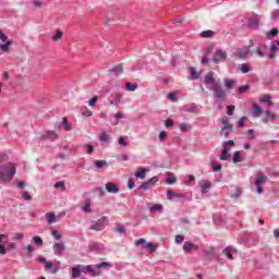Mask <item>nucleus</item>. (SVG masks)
<instances>
[{
	"label": "nucleus",
	"mask_w": 279,
	"mask_h": 279,
	"mask_svg": "<svg viewBox=\"0 0 279 279\" xmlns=\"http://www.w3.org/2000/svg\"><path fill=\"white\" fill-rule=\"evenodd\" d=\"M82 210H83L84 213H93V209L90 208V203H86V204L83 206Z\"/></svg>",
	"instance_id": "62"
},
{
	"label": "nucleus",
	"mask_w": 279,
	"mask_h": 279,
	"mask_svg": "<svg viewBox=\"0 0 279 279\" xmlns=\"http://www.w3.org/2000/svg\"><path fill=\"white\" fill-rule=\"evenodd\" d=\"M125 90H128L129 93H134V90H136V88H138L137 84H132L130 82H126L124 85Z\"/></svg>",
	"instance_id": "38"
},
{
	"label": "nucleus",
	"mask_w": 279,
	"mask_h": 279,
	"mask_svg": "<svg viewBox=\"0 0 279 279\" xmlns=\"http://www.w3.org/2000/svg\"><path fill=\"white\" fill-rule=\"evenodd\" d=\"M197 250H199V246L195 245L191 241H186L183 244V251L186 252V253H189V252H197Z\"/></svg>",
	"instance_id": "18"
},
{
	"label": "nucleus",
	"mask_w": 279,
	"mask_h": 279,
	"mask_svg": "<svg viewBox=\"0 0 279 279\" xmlns=\"http://www.w3.org/2000/svg\"><path fill=\"white\" fill-rule=\"evenodd\" d=\"M204 84H205V86H211V90L214 92V97L216 99L218 110H221V108L226 101V90L215 80V72H208L205 75Z\"/></svg>",
	"instance_id": "1"
},
{
	"label": "nucleus",
	"mask_w": 279,
	"mask_h": 279,
	"mask_svg": "<svg viewBox=\"0 0 279 279\" xmlns=\"http://www.w3.org/2000/svg\"><path fill=\"white\" fill-rule=\"evenodd\" d=\"M232 147L228 146V144H223L222 143V151L220 155V160H229L230 158V151H231Z\"/></svg>",
	"instance_id": "16"
},
{
	"label": "nucleus",
	"mask_w": 279,
	"mask_h": 279,
	"mask_svg": "<svg viewBox=\"0 0 279 279\" xmlns=\"http://www.w3.org/2000/svg\"><path fill=\"white\" fill-rule=\"evenodd\" d=\"M232 160L234 165H239V162H243V157L241 156V151L236 150L233 153Z\"/></svg>",
	"instance_id": "35"
},
{
	"label": "nucleus",
	"mask_w": 279,
	"mask_h": 279,
	"mask_svg": "<svg viewBox=\"0 0 279 279\" xmlns=\"http://www.w3.org/2000/svg\"><path fill=\"white\" fill-rule=\"evenodd\" d=\"M266 117L263 119V123H268L269 121H276L278 119V116L274 113L272 111H265Z\"/></svg>",
	"instance_id": "25"
},
{
	"label": "nucleus",
	"mask_w": 279,
	"mask_h": 279,
	"mask_svg": "<svg viewBox=\"0 0 279 279\" xmlns=\"http://www.w3.org/2000/svg\"><path fill=\"white\" fill-rule=\"evenodd\" d=\"M38 263H41L44 265L46 271L49 274H58L60 271V262L57 260L56 263L47 260V258L43 256L37 257Z\"/></svg>",
	"instance_id": "3"
},
{
	"label": "nucleus",
	"mask_w": 279,
	"mask_h": 279,
	"mask_svg": "<svg viewBox=\"0 0 279 279\" xmlns=\"http://www.w3.org/2000/svg\"><path fill=\"white\" fill-rule=\"evenodd\" d=\"M41 141H51V143L58 141L59 135L56 131H46L40 136Z\"/></svg>",
	"instance_id": "10"
},
{
	"label": "nucleus",
	"mask_w": 279,
	"mask_h": 279,
	"mask_svg": "<svg viewBox=\"0 0 279 279\" xmlns=\"http://www.w3.org/2000/svg\"><path fill=\"white\" fill-rule=\"evenodd\" d=\"M22 196H23V199H25L26 202H32V195H29V192L24 191Z\"/></svg>",
	"instance_id": "61"
},
{
	"label": "nucleus",
	"mask_w": 279,
	"mask_h": 279,
	"mask_svg": "<svg viewBox=\"0 0 279 279\" xmlns=\"http://www.w3.org/2000/svg\"><path fill=\"white\" fill-rule=\"evenodd\" d=\"M109 73L116 76L121 75L123 73V64L114 65L109 70Z\"/></svg>",
	"instance_id": "28"
},
{
	"label": "nucleus",
	"mask_w": 279,
	"mask_h": 279,
	"mask_svg": "<svg viewBox=\"0 0 279 279\" xmlns=\"http://www.w3.org/2000/svg\"><path fill=\"white\" fill-rule=\"evenodd\" d=\"M54 128L56 130H64L65 132H71V130H73V125L69 123V119L66 117L62 118L61 123Z\"/></svg>",
	"instance_id": "13"
},
{
	"label": "nucleus",
	"mask_w": 279,
	"mask_h": 279,
	"mask_svg": "<svg viewBox=\"0 0 279 279\" xmlns=\"http://www.w3.org/2000/svg\"><path fill=\"white\" fill-rule=\"evenodd\" d=\"M279 39L272 40L270 43V53L267 54L268 60H274L276 58V53L279 51Z\"/></svg>",
	"instance_id": "11"
},
{
	"label": "nucleus",
	"mask_w": 279,
	"mask_h": 279,
	"mask_svg": "<svg viewBox=\"0 0 279 279\" xmlns=\"http://www.w3.org/2000/svg\"><path fill=\"white\" fill-rule=\"evenodd\" d=\"M46 219L48 223H56L57 221L56 214H52V213L46 214Z\"/></svg>",
	"instance_id": "45"
},
{
	"label": "nucleus",
	"mask_w": 279,
	"mask_h": 279,
	"mask_svg": "<svg viewBox=\"0 0 279 279\" xmlns=\"http://www.w3.org/2000/svg\"><path fill=\"white\" fill-rule=\"evenodd\" d=\"M240 71L243 74L250 73V71H252V69L250 68V65L243 63L240 65Z\"/></svg>",
	"instance_id": "48"
},
{
	"label": "nucleus",
	"mask_w": 279,
	"mask_h": 279,
	"mask_svg": "<svg viewBox=\"0 0 279 279\" xmlns=\"http://www.w3.org/2000/svg\"><path fill=\"white\" fill-rule=\"evenodd\" d=\"M145 173H147V170H145V168H138L135 172V178L137 180H145Z\"/></svg>",
	"instance_id": "34"
},
{
	"label": "nucleus",
	"mask_w": 279,
	"mask_h": 279,
	"mask_svg": "<svg viewBox=\"0 0 279 279\" xmlns=\"http://www.w3.org/2000/svg\"><path fill=\"white\" fill-rule=\"evenodd\" d=\"M88 105L90 108H95V106H97V96H94L92 99H89Z\"/></svg>",
	"instance_id": "63"
},
{
	"label": "nucleus",
	"mask_w": 279,
	"mask_h": 279,
	"mask_svg": "<svg viewBox=\"0 0 279 279\" xmlns=\"http://www.w3.org/2000/svg\"><path fill=\"white\" fill-rule=\"evenodd\" d=\"M168 99H170V101H178V93L171 92L170 94H168Z\"/></svg>",
	"instance_id": "51"
},
{
	"label": "nucleus",
	"mask_w": 279,
	"mask_h": 279,
	"mask_svg": "<svg viewBox=\"0 0 279 279\" xmlns=\"http://www.w3.org/2000/svg\"><path fill=\"white\" fill-rule=\"evenodd\" d=\"M267 175L264 173H257L256 179H255V186H256V192L258 195H262L263 193V184L267 182Z\"/></svg>",
	"instance_id": "7"
},
{
	"label": "nucleus",
	"mask_w": 279,
	"mask_h": 279,
	"mask_svg": "<svg viewBox=\"0 0 279 279\" xmlns=\"http://www.w3.org/2000/svg\"><path fill=\"white\" fill-rule=\"evenodd\" d=\"M63 33L58 31L53 36H52V40H60V38H62Z\"/></svg>",
	"instance_id": "64"
},
{
	"label": "nucleus",
	"mask_w": 279,
	"mask_h": 279,
	"mask_svg": "<svg viewBox=\"0 0 279 279\" xmlns=\"http://www.w3.org/2000/svg\"><path fill=\"white\" fill-rule=\"evenodd\" d=\"M160 179L158 177H153L150 178L148 181L143 182L140 185V191H149V189H153V186H156V183L159 181Z\"/></svg>",
	"instance_id": "9"
},
{
	"label": "nucleus",
	"mask_w": 279,
	"mask_h": 279,
	"mask_svg": "<svg viewBox=\"0 0 279 279\" xmlns=\"http://www.w3.org/2000/svg\"><path fill=\"white\" fill-rule=\"evenodd\" d=\"M228 58V53L223 51V49L218 48L213 57V62L215 64H219L220 62H223Z\"/></svg>",
	"instance_id": "8"
},
{
	"label": "nucleus",
	"mask_w": 279,
	"mask_h": 279,
	"mask_svg": "<svg viewBox=\"0 0 279 279\" xmlns=\"http://www.w3.org/2000/svg\"><path fill=\"white\" fill-rule=\"evenodd\" d=\"M177 181L175 174L172 172H167L166 174V183L169 185H173Z\"/></svg>",
	"instance_id": "31"
},
{
	"label": "nucleus",
	"mask_w": 279,
	"mask_h": 279,
	"mask_svg": "<svg viewBox=\"0 0 279 279\" xmlns=\"http://www.w3.org/2000/svg\"><path fill=\"white\" fill-rule=\"evenodd\" d=\"M190 80H199V73H197L195 68H190Z\"/></svg>",
	"instance_id": "43"
},
{
	"label": "nucleus",
	"mask_w": 279,
	"mask_h": 279,
	"mask_svg": "<svg viewBox=\"0 0 279 279\" xmlns=\"http://www.w3.org/2000/svg\"><path fill=\"white\" fill-rule=\"evenodd\" d=\"M238 90L241 95H243V93H247V90H250V85L240 86Z\"/></svg>",
	"instance_id": "56"
},
{
	"label": "nucleus",
	"mask_w": 279,
	"mask_h": 279,
	"mask_svg": "<svg viewBox=\"0 0 279 279\" xmlns=\"http://www.w3.org/2000/svg\"><path fill=\"white\" fill-rule=\"evenodd\" d=\"M82 269H83V274H89L90 276H94V277L101 276V272L93 269V266L90 265H86V266L82 265Z\"/></svg>",
	"instance_id": "21"
},
{
	"label": "nucleus",
	"mask_w": 279,
	"mask_h": 279,
	"mask_svg": "<svg viewBox=\"0 0 279 279\" xmlns=\"http://www.w3.org/2000/svg\"><path fill=\"white\" fill-rule=\"evenodd\" d=\"M97 269H112V263L110 262H102L95 265Z\"/></svg>",
	"instance_id": "33"
},
{
	"label": "nucleus",
	"mask_w": 279,
	"mask_h": 279,
	"mask_svg": "<svg viewBox=\"0 0 279 279\" xmlns=\"http://www.w3.org/2000/svg\"><path fill=\"white\" fill-rule=\"evenodd\" d=\"M180 132H191L193 130V125L189 122H183L179 124Z\"/></svg>",
	"instance_id": "29"
},
{
	"label": "nucleus",
	"mask_w": 279,
	"mask_h": 279,
	"mask_svg": "<svg viewBox=\"0 0 279 279\" xmlns=\"http://www.w3.org/2000/svg\"><path fill=\"white\" fill-rule=\"evenodd\" d=\"M12 39L8 38V35L3 34V31L0 29V49L5 53L10 51V47H12Z\"/></svg>",
	"instance_id": "4"
},
{
	"label": "nucleus",
	"mask_w": 279,
	"mask_h": 279,
	"mask_svg": "<svg viewBox=\"0 0 279 279\" xmlns=\"http://www.w3.org/2000/svg\"><path fill=\"white\" fill-rule=\"evenodd\" d=\"M211 169L214 171V173H217V171H219L221 169V163H211Z\"/></svg>",
	"instance_id": "59"
},
{
	"label": "nucleus",
	"mask_w": 279,
	"mask_h": 279,
	"mask_svg": "<svg viewBox=\"0 0 279 279\" xmlns=\"http://www.w3.org/2000/svg\"><path fill=\"white\" fill-rule=\"evenodd\" d=\"M53 239H56V241H60V239H62V235L60 234V232L58 230H53L51 232Z\"/></svg>",
	"instance_id": "58"
},
{
	"label": "nucleus",
	"mask_w": 279,
	"mask_h": 279,
	"mask_svg": "<svg viewBox=\"0 0 279 279\" xmlns=\"http://www.w3.org/2000/svg\"><path fill=\"white\" fill-rule=\"evenodd\" d=\"M33 242L36 247H43V238H40L39 235H34Z\"/></svg>",
	"instance_id": "42"
},
{
	"label": "nucleus",
	"mask_w": 279,
	"mask_h": 279,
	"mask_svg": "<svg viewBox=\"0 0 279 279\" xmlns=\"http://www.w3.org/2000/svg\"><path fill=\"white\" fill-rule=\"evenodd\" d=\"M234 108H235L234 105L227 106V114L229 117H232L234 114Z\"/></svg>",
	"instance_id": "55"
},
{
	"label": "nucleus",
	"mask_w": 279,
	"mask_h": 279,
	"mask_svg": "<svg viewBox=\"0 0 279 279\" xmlns=\"http://www.w3.org/2000/svg\"><path fill=\"white\" fill-rule=\"evenodd\" d=\"M247 239V243H250V239H253V243L251 245H256V243H258V232L248 233Z\"/></svg>",
	"instance_id": "36"
},
{
	"label": "nucleus",
	"mask_w": 279,
	"mask_h": 279,
	"mask_svg": "<svg viewBox=\"0 0 279 279\" xmlns=\"http://www.w3.org/2000/svg\"><path fill=\"white\" fill-rule=\"evenodd\" d=\"M259 101L262 104H267L268 105V108H271V106H274V101L271 100V95L267 94V95H264Z\"/></svg>",
	"instance_id": "30"
},
{
	"label": "nucleus",
	"mask_w": 279,
	"mask_h": 279,
	"mask_svg": "<svg viewBox=\"0 0 279 279\" xmlns=\"http://www.w3.org/2000/svg\"><path fill=\"white\" fill-rule=\"evenodd\" d=\"M145 243H146V240L143 238L135 240L136 246L142 245L143 250H149L150 254H154V252H156L158 246L156 244H154L153 242H148L146 244Z\"/></svg>",
	"instance_id": "6"
},
{
	"label": "nucleus",
	"mask_w": 279,
	"mask_h": 279,
	"mask_svg": "<svg viewBox=\"0 0 279 279\" xmlns=\"http://www.w3.org/2000/svg\"><path fill=\"white\" fill-rule=\"evenodd\" d=\"M3 173H2V182H5V180H8V182H12V180H14V177L16 175V163H5L2 165L1 168Z\"/></svg>",
	"instance_id": "2"
},
{
	"label": "nucleus",
	"mask_w": 279,
	"mask_h": 279,
	"mask_svg": "<svg viewBox=\"0 0 279 279\" xmlns=\"http://www.w3.org/2000/svg\"><path fill=\"white\" fill-rule=\"evenodd\" d=\"M54 189H61V191H66V185H64L63 181H59L54 184Z\"/></svg>",
	"instance_id": "54"
},
{
	"label": "nucleus",
	"mask_w": 279,
	"mask_h": 279,
	"mask_svg": "<svg viewBox=\"0 0 279 279\" xmlns=\"http://www.w3.org/2000/svg\"><path fill=\"white\" fill-rule=\"evenodd\" d=\"M243 192L241 191V189H235V191L231 194V197L233 198V199H239V197H241V194H242Z\"/></svg>",
	"instance_id": "49"
},
{
	"label": "nucleus",
	"mask_w": 279,
	"mask_h": 279,
	"mask_svg": "<svg viewBox=\"0 0 279 279\" xmlns=\"http://www.w3.org/2000/svg\"><path fill=\"white\" fill-rule=\"evenodd\" d=\"M99 141L100 143H110V135H108L106 132H101L99 134Z\"/></svg>",
	"instance_id": "40"
},
{
	"label": "nucleus",
	"mask_w": 279,
	"mask_h": 279,
	"mask_svg": "<svg viewBox=\"0 0 279 279\" xmlns=\"http://www.w3.org/2000/svg\"><path fill=\"white\" fill-rule=\"evenodd\" d=\"M233 130H234V125H226L221 129L220 134L221 136H225V138H228V136H230Z\"/></svg>",
	"instance_id": "27"
},
{
	"label": "nucleus",
	"mask_w": 279,
	"mask_h": 279,
	"mask_svg": "<svg viewBox=\"0 0 279 279\" xmlns=\"http://www.w3.org/2000/svg\"><path fill=\"white\" fill-rule=\"evenodd\" d=\"M88 248L90 250V252H104V250H106L104 244L99 242H90L88 244Z\"/></svg>",
	"instance_id": "19"
},
{
	"label": "nucleus",
	"mask_w": 279,
	"mask_h": 279,
	"mask_svg": "<svg viewBox=\"0 0 279 279\" xmlns=\"http://www.w3.org/2000/svg\"><path fill=\"white\" fill-rule=\"evenodd\" d=\"M65 250H66V246L64 245V242H57L53 245V251L56 256H62Z\"/></svg>",
	"instance_id": "15"
},
{
	"label": "nucleus",
	"mask_w": 279,
	"mask_h": 279,
	"mask_svg": "<svg viewBox=\"0 0 279 279\" xmlns=\"http://www.w3.org/2000/svg\"><path fill=\"white\" fill-rule=\"evenodd\" d=\"M116 230L119 234H125V227L121 226V223L116 225Z\"/></svg>",
	"instance_id": "53"
},
{
	"label": "nucleus",
	"mask_w": 279,
	"mask_h": 279,
	"mask_svg": "<svg viewBox=\"0 0 279 279\" xmlns=\"http://www.w3.org/2000/svg\"><path fill=\"white\" fill-rule=\"evenodd\" d=\"M263 114V108L258 104H253V117L258 118Z\"/></svg>",
	"instance_id": "32"
},
{
	"label": "nucleus",
	"mask_w": 279,
	"mask_h": 279,
	"mask_svg": "<svg viewBox=\"0 0 279 279\" xmlns=\"http://www.w3.org/2000/svg\"><path fill=\"white\" fill-rule=\"evenodd\" d=\"M225 86L229 90H232V88H234V81L230 78H225Z\"/></svg>",
	"instance_id": "46"
},
{
	"label": "nucleus",
	"mask_w": 279,
	"mask_h": 279,
	"mask_svg": "<svg viewBox=\"0 0 279 279\" xmlns=\"http://www.w3.org/2000/svg\"><path fill=\"white\" fill-rule=\"evenodd\" d=\"M236 56L241 59V60H245V58H247V56H250V47H244L242 49H239L236 51Z\"/></svg>",
	"instance_id": "26"
},
{
	"label": "nucleus",
	"mask_w": 279,
	"mask_h": 279,
	"mask_svg": "<svg viewBox=\"0 0 279 279\" xmlns=\"http://www.w3.org/2000/svg\"><path fill=\"white\" fill-rule=\"evenodd\" d=\"M105 189L107 192L111 193L112 195H117V193H119V186H117V183L114 182H108L105 185Z\"/></svg>",
	"instance_id": "20"
},
{
	"label": "nucleus",
	"mask_w": 279,
	"mask_h": 279,
	"mask_svg": "<svg viewBox=\"0 0 279 279\" xmlns=\"http://www.w3.org/2000/svg\"><path fill=\"white\" fill-rule=\"evenodd\" d=\"M222 254H225L229 260H234V256L232 254H236V250H234L232 246H227L223 248Z\"/></svg>",
	"instance_id": "22"
},
{
	"label": "nucleus",
	"mask_w": 279,
	"mask_h": 279,
	"mask_svg": "<svg viewBox=\"0 0 279 279\" xmlns=\"http://www.w3.org/2000/svg\"><path fill=\"white\" fill-rule=\"evenodd\" d=\"M183 110L184 112H195L197 110V105L195 104H190V105H185L183 106Z\"/></svg>",
	"instance_id": "37"
},
{
	"label": "nucleus",
	"mask_w": 279,
	"mask_h": 279,
	"mask_svg": "<svg viewBox=\"0 0 279 279\" xmlns=\"http://www.w3.org/2000/svg\"><path fill=\"white\" fill-rule=\"evenodd\" d=\"M114 117H116V120H114V122H113V125H119V120L120 119H123V112H121V111H119V112H117L116 114H114Z\"/></svg>",
	"instance_id": "50"
},
{
	"label": "nucleus",
	"mask_w": 279,
	"mask_h": 279,
	"mask_svg": "<svg viewBox=\"0 0 279 279\" xmlns=\"http://www.w3.org/2000/svg\"><path fill=\"white\" fill-rule=\"evenodd\" d=\"M94 167L96 169H104V167H108V161H106V160H95L94 161Z\"/></svg>",
	"instance_id": "39"
},
{
	"label": "nucleus",
	"mask_w": 279,
	"mask_h": 279,
	"mask_svg": "<svg viewBox=\"0 0 279 279\" xmlns=\"http://www.w3.org/2000/svg\"><path fill=\"white\" fill-rule=\"evenodd\" d=\"M165 209V207L161 205V204H156V205H153L150 208H149V213H160Z\"/></svg>",
	"instance_id": "41"
},
{
	"label": "nucleus",
	"mask_w": 279,
	"mask_h": 279,
	"mask_svg": "<svg viewBox=\"0 0 279 279\" xmlns=\"http://www.w3.org/2000/svg\"><path fill=\"white\" fill-rule=\"evenodd\" d=\"M278 28H272L270 32L267 33V38H274V36H278Z\"/></svg>",
	"instance_id": "52"
},
{
	"label": "nucleus",
	"mask_w": 279,
	"mask_h": 279,
	"mask_svg": "<svg viewBox=\"0 0 279 279\" xmlns=\"http://www.w3.org/2000/svg\"><path fill=\"white\" fill-rule=\"evenodd\" d=\"M255 53L256 56H258V58H265L267 56V46L265 45L257 46Z\"/></svg>",
	"instance_id": "24"
},
{
	"label": "nucleus",
	"mask_w": 279,
	"mask_h": 279,
	"mask_svg": "<svg viewBox=\"0 0 279 279\" xmlns=\"http://www.w3.org/2000/svg\"><path fill=\"white\" fill-rule=\"evenodd\" d=\"M167 199H175V192L173 190L167 191Z\"/></svg>",
	"instance_id": "57"
},
{
	"label": "nucleus",
	"mask_w": 279,
	"mask_h": 279,
	"mask_svg": "<svg viewBox=\"0 0 279 279\" xmlns=\"http://www.w3.org/2000/svg\"><path fill=\"white\" fill-rule=\"evenodd\" d=\"M118 143L121 147H128V141H125L124 136L120 137Z\"/></svg>",
	"instance_id": "60"
},
{
	"label": "nucleus",
	"mask_w": 279,
	"mask_h": 279,
	"mask_svg": "<svg viewBox=\"0 0 279 279\" xmlns=\"http://www.w3.org/2000/svg\"><path fill=\"white\" fill-rule=\"evenodd\" d=\"M84 147H86L88 156L93 155V153L95 151V146L93 145V143H87L84 145Z\"/></svg>",
	"instance_id": "47"
},
{
	"label": "nucleus",
	"mask_w": 279,
	"mask_h": 279,
	"mask_svg": "<svg viewBox=\"0 0 279 279\" xmlns=\"http://www.w3.org/2000/svg\"><path fill=\"white\" fill-rule=\"evenodd\" d=\"M108 226V217L102 216L100 219L96 220L90 225L89 230H95L96 232H101Z\"/></svg>",
	"instance_id": "5"
},
{
	"label": "nucleus",
	"mask_w": 279,
	"mask_h": 279,
	"mask_svg": "<svg viewBox=\"0 0 279 279\" xmlns=\"http://www.w3.org/2000/svg\"><path fill=\"white\" fill-rule=\"evenodd\" d=\"M3 243H8V235L0 234V256H5V254H8V248H5Z\"/></svg>",
	"instance_id": "17"
},
{
	"label": "nucleus",
	"mask_w": 279,
	"mask_h": 279,
	"mask_svg": "<svg viewBox=\"0 0 279 279\" xmlns=\"http://www.w3.org/2000/svg\"><path fill=\"white\" fill-rule=\"evenodd\" d=\"M83 274L82 265H76L75 267L72 268V277L71 279H76L80 278Z\"/></svg>",
	"instance_id": "23"
},
{
	"label": "nucleus",
	"mask_w": 279,
	"mask_h": 279,
	"mask_svg": "<svg viewBox=\"0 0 279 279\" xmlns=\"http://www.w3.org/2000/svg\"><path fill=\"white\" fill-rule=\"evenodd\" d=\"M215 36V32L208 29V31H203L201 33L202 38H213Z\"/></svg>",
	"instance_id": "44"
},
{
	"label": "nucleus",
	"mask_w": 279,
	"mask_h": 279,
	"mask_svg": "<svg viewBox=\"0 0 279 279\" xmlns=\"http://www.w3.org/2000/svg\"><path fill=\"white\" fill-rule=\"evenodd\" d=\"M260 25V17L258 15H253L247 20V27L248 29H258Z\"/></svg>",
	"instance_id": "12"
},
{
	"label": "nucleus",
	"mask_w": 279,
	"mask_h": 279,
	"mask_svg": "<svg viewBox=\"0 0 279 279\" xmlns=\"http://www.w3.org/2000/svg\"><path fill=\"white\" fill-rule=\"evenodd\" d=\"M198 186L201 189V194L206 195L208 190L213 187V183H210V181L202 180L199 181Z\"/></svg>",
	"instance_id": "14"
}]
</instances>
